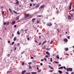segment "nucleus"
Returning a JSON list of instances; mask_svg holds the SVG:
<instances>
[{"mask_svg":"<svg viewBox=\"0 0 74 74\" xmlns=\"http://www.w3.org/2000/svg\"><path fill=\"white\" fill-rule=\"evenodd\" d=\"M66 70L67 71H73V69L71 68H67L66 69Z\"/></svg>","mask_w":74,"mask_h":74,"instance_id":"1","label":"nucleus"},{"mask_svg":"<svg viewBox=\"0 0 74 74\" xmlns=\"http://www.w3.org/2000/svg\"><path fill=\"white\" fill-rule=\"evenodd\" d=\"M37 70H38V73H40L41 72V70L40 69L39 70L38 67H37Z\"/></svg>","mask_w":74,"mask_h":74,"instance_id":"2","label":"nucleus"},{"mask_svg":"<svg viewBox=\"0 0 74 74\" xmlns=\"http://www.w3.org/2000/svg\"><path fill=\"white\" fill-rule=\"evenodd\" d=\"M47 25L48 26H52V24L51 23H50L47 24Z\"/></svg>","mask_w":74,"mask_h":74,"instance_id":"3","label":"nucleus"},{"mask_svg":"<svg viewBox=\"0 0 74 74\" xmlns=\"http://www.w3.org/2000/svg\"><path fill=\"white\" fill-rule=\"evenodd\" d=\"M72 4V3H71L70 4V5L69 6V10H70L71 9V4Z\"/></svg>","mask_w":74,"mask_h":74,"instance_id":"4","label":"nucleus"},{"mask_svg":"<svg viewBox=\"0 0 74 74\" xmlns=\"http://www.w3.org/2000/svg\"><path fill=\"white\" fill-rule=\"evenodd\" d=\"M39 6H40V5L39 4H37V5L35 7V8H36V9L38 8L39 7Z\"/></svg>","mask_w":74,"mask_h":74,"instance_id":"5","label":"nucleus"},{"mask_svg":"<svg viewBox=\"0 0 74 74\" xmlns=\"http://www.w3.org/2000/svg\"><path fill=\"white\" fill-rule=\"evenodd\" d=\"M44 7V5H42L39 8V9H40V8H43Z\"/></svg>","mask_w":74,"mask_h":74,"instance_id":"6","label":"nucleus"},{"mask_svg":"<svg viewBox=\"0 0 74 74\" xmlns=\"http://www.w3.org/2000/svg\"><path fill=\"white\" fill-rule=\"evenodd\" d=\"M29 14H27L25 16V18H27V17H29Z\"/></svg>","mask_w":74,"mask_h":74,"instance_id":"7","label":"nucleus"},{"mask_svg":"<svg viewBox=\"0 0 74 74\" xmlns=\"http://www.w3.org/2000/svg\"><path fill=\"white\" fill-rule=\"evenodd\" d=\"M25 73H26V70L23 71H22L21 74H24Z\"/></svg>","mask_w":74,"mask_h":74,"instance_id":"8","label":"nucleus"},{"mask_svg":"<svg viewBox=\"0 0 74 74\" xmlns=\"http://www.w3.org/2000/svg\"><path fill=\"white\" fill-rule=\"evenodd\" d=\"M46 42H47V41L46 40H45L42 43V45H44V44H45V43H46Z\"/></svg>","mask_w":74,"mask_h":74,"instance_id":"9","label":"nucleus"},{"mask_svg":"<svg viewBox=\"0 0 74 74\" xmlns=\"http://www.w3.org/2000/svg\"><path fill=\"white\" fill-rule=\"evenodd\" d=\"M46 53L47 55H50V53H49L48 51H47Z\"/></svg>","mask_w":74,"mask_h":74,"instance_id":"10","label":"nucleus"},{"mask_svg":"<svg viewBox=\"0 0 74 74\" xmlns=\"http://www.w3.org/2000/svg\"><path fill=\"white\" fill-rule=\"evenodd\" d=\"M48 66H49V67L51 69H52V70H54L53 67H52L51 66L49 65Z\"/></svg>","mask_w":74,"mask_h":74,"instance_id":"11","label":"nucleus"},{"mask_svg":"<svg viewBox=\"0 0 74 74\" xmlns=\"http://www.w3.org/2000/svg\"><path fill=\"white\" fill-rule=\"evenodd\" d=\"M63 69V66H61V67L58 68V69L59 70H60L61 69Z\"/></svg>","mask_w":74,"mask_h":74,"instance_id":"12","label":"nucleus"},{"mask_svg":"<svg viewBox=\"0 0 74 74\" xmlns=\"http://www.w3.org/2000/svg\"><path fill=\"white\" fill-rule=\"evenodd\" d=\"M16 37H15L14 38V41H16Z\"/></svg>","mask_w":74,"mask_h":74,"instance_id":"13","label":"nucleus"},{"mask_svg":"<svg viewBox=\"0 0 74 74\" xmlns=\"http://www.w3.org/2000/svg\"><path fill=\"white\" fill-rule=\"evenodd\" d=\"M64 41L65 42H67V41H68V40H67V39H64Z\"/></svg>","mask_w":74,"mask_h":74,"instance_id":"14","label":"nucleus"},{"mask_svg":"<svg viewBox=\"0 0 74 74\" xmlns=\"http://www.w3.org/2000/svg\"><path fill=\"white\" fill-rule=\"evenodd\" d=\"M51 49V48H47L46 49V50L47 51H49Z\"/></svg>","mask_w":74,"mask_h":74,"instance_id":"15","label":"nucleus"},{"mask_svg":"<svg viewBox=\"0 0 74 74\" xmlns=\"http://www.w3.org/2000/svg\"><path fill=\"white\" fill-rule=\"evenodd\" d=\"M64 49L66 51H67L69 50V49H68V48H65Z\"/></svg>","mask_w":74,"mask_h":74,"instance_id":"16","label":"nucleus"},{"mask_svg":"<svg viewBox=\"0 0 74 74\" xmlns=\"http://www.w3.org/2000/svg\"><path fill=\"white\" fill-rule=\"evenodd\" d=\"M15 23V21H13L12 22V25H14Z\"/></svg>","mask_w":74,"mask_h":74,"instance_id":"17","label":"nucleus"},{"mask_svg":"<svg viewBox=\"0 0 74 74\" xmlns=\"http://www.w3.org/2000/svg\"><path fill=\"white\" fill-rule=\"evenodd\" d=\"M31 74H37V73H36V72H32L31 73Z\"/></svg>","mask_w":74,"mask_h":74,"instance_id":"18","label":"nucleus"},{"mask_svg":"<svg viewBox=\"0 0 74 74\" xmlns=\"http://www.w3.org/2000/svg\"><path fill=\"white\" fill-rule=\"evenodd\" d=\"M58 72L60 74H62V71H59Z\"/></svg>","mask_w":74,"mask_h":74,"instance_id":"19","label":"nucleus"},{"mask_svg":"<svg viewBox=\"0 0 74 74\" xmlns=\"http://www.w3.org/2000/svg\"><path fill=\"white\" fill-rule=\"evenodd\" d=\"M16 5H18V4H19V1H17L15 3Z\"/></svg>","mask_w":74,"mask_h":74,"instance_id":"20","label":"nucleus"},{"mask_svg":"<svg viewBox=\"0 0 74 74\" xmlns=\"http://www.w3.org/2000/svg\"><path fill=\"white\" fill-rule=\"evenodd\" d=\"M19 16H18V17H17L16 19V20H18V19H19Z\"/></svg>","mask_w":74,"mask_h":74,"instance_id":"21","label":"nucleus"},{"mask_svg":"<svg viewBox=\"0 0 74 74\" xmlns=\"http://www.w3.org/2000/svg\"><path fill=\"white\" fill-rule=\"evenodd\" d=\"M71 16H69L68 17V19H71Z\"/></svg>","mask_w":74,"mask_h":74,"instance_id":"22","label":"nucleus"},{"mask_svg":"<svg viewBox=\"0 0 74 74\" xmlns=\"http://www.w3.org/2000/svg\"><path fill=\"white\" fill-rule=\"evenodd\" d=\"M10 22H7V23H6V25H9L10 24Z\"/></svg>","mask_w":74,"mask_h":74,"instance_id":"23","label":"nucleus"},{"mask_svg":"<svg viewBox=\"0 0 74 74\" xmlns=\"http://www.w3.org/2000/svg\"><path fill=\"white\" fill-rule=\"evenodd\" d=\"M57 59H59V57L58 55L56 56Z\"/></svg>","mask_w":74,"mask_h":74,"instance_id":"24","label":"nucleus"},{"mask_svg":"<svg viewBox=\"0 0 74 74\" xmlns=\"http://www.w3.org/2000/svg\"><path fill=\"white\" fill-rule=\"evenodd\" d=\"M29 67L30 69H32V67L31 66V65H29Z\"/></svg>","mask_w":74,"mask_h":74,"instance_id":"25","label":"nucleus"},{"mask_svg":"<svg viewBox=\"0 0 74 74\" xmlns=\"http://www.w3.org/2000/svg\"><path fill=\"white\" fill-rule=\"evenodd\" d=\"M13 12H14V13H15V14H17V12L14 10L13 11Z\"/></svg>","mask_w":74,"mask_h":74,"instance_id":"26","label":"nucleus"},{"mask_svg":"<svg viewBox=\"0 0 74 74\" xmlns=\"http://www.w3.org/2000/svg\"><path fill=\"white\" fill-rule=\"evenodd\" d=\"M17 34H18V35H20V33H19V31H18L17 32Z\"/></svg>","mask_w":74,"mask_h":74,"instance_id":"27","label":"nucleus"},{"mask_svg":"<svg viewBox=\"0 0 74 74\" xmlns=\"http://www.w3.org/2000/svg\"><path fill=\"white\" fill-rule=\"evenodd\" d=\"M48 56H48V55H46L45 56V58H48Z\"/></svg>","mask_w":74,"mask_h":74,"instance_id":"28","label":"nucleus"},{"mask_svg":"<svg viewBox=\"0 0 74 74\" xmlns=\"http://www.w3.org/2000/svg\"><path fill=\"white\" fill-rule=\"evenodd\" d=\"M54 63H59V62L57 61H54Z\"/></svg>","mask_w":74,"mask_h":74,"instance_id":"29","label":"nucleus"},{"mask_svg":"<svg viewBox=\"0 0 74 74\" xmlns=\"http://www.w3.org/2000/svg\"><path fill=\"white\" fill-rule=\"evenodd\" d=\"M15 43V42H12V45H14V44Z\"/></svg>","mask_w":74,"mask_h":74,"instance_id":"30","label":"nucleus"},{"mask_svg":"<svg viewBox=\"0 0 74 74\" xmlns=\"http://www.w3.org/2000/svg\"><path fill=\"white\" fill-rule=\"evenodd\" d=\"M53 44V41H51L50 42V44Z\"/></svg>","mask_w":74,"mask_h":74,"instance_id":"31","label":"nucleus"},{"mask_svg":"<svg viewBox=\"0 0 74 74\" xmlns=\"http://www.w3.org/2000/svg\"><path fill=\"white\" fill-rule=\"evenodd\" d=\"M59 11L58 10H57V14H59Z\"/></svg>","mask_w":74,"mask_h":74,"instance_id":"32","label":"nucleus"},{"mask_svg":"<svg viewBox=\"0 0 74 74\" xmlns=\"http://www.w3.org/2000/svg\"><path fill=\"white\" fill-rule=\"evenodd\" d=\"M50 61L51 62H52V58H50Z\"/></svg>","mask_w":74,"mask_h":74,"instance_id":"33","label":"nucleus"},{"mask_svg":"<svg viewBox=\"0 0 74 74\" xmlns=\"http://www.w3.org/2000/svg\"><path fill=\"white\" fill-rule=\"evenodd\" d=\"M8 57H10V54H8Z\"/></svg>","mask_w":74,"mask_h":74,"instance_id":"34","label":"nucleus"},{"mask_svg":"<svg viewBox=\"0 0 74 74\" xmlns=\"http://www.w3.org/2000/svg\"><path fill=\"white\" fill-rule=\"evenodd\" d=\"M24 64H25V63H24V62H23L22 63V66H23V65H24Z\"/></svg>","mask_w":74,"mask_h":74,"instance_id":"35","label":"nucleus"},{"mask_svg":"<svg viewBox=\"0 0 74 74\" xmlns=\"http://www.w3.org/2000/svg\"><path fill=\"white\" fill-rule=\"evenodd\" d=\"M64 69H65V70H66V68L65 66H64Z\"/></svg>","mask_w":74,"mask_h":74,"instance_id":"36","label":"nucleus"},{"mask_svg":"<svg viewBox=\"0 0 74 74\" xmlns=\"http://www.w3.org/2000/svg\"><path fill=\"white\" fill-rule=\"evenodd\" d=\"M30 59H34V58L33 57H31Z\"/></svg>","mask_w":74,"mask_h":74,"instance_id":"37","label":"nucleus"},{"mask_svg":"<svg viewBox=\"0 0 74 74\" xmlns=\"http://www.w3.org/2000/svg\"><path fill=\"white\" fill-rule=\"evenodd\" d=\"M32 21H35L36 20V18H34L32 19Z\"/></svg>","mask_w":74,"mask_h":74,"instance_id":"38","label":"nucleus"},{"mask_svg":"<svg viewBox=\"0 0 74 74\" xmlns=\"http://www.w3.org/2000/svg\"><path fill=\"white\" fill-rule=\"evenodd\" d=\"M37 17H41V16L40 15H38L37 16Z\"/></svg>","mask_w":74,"mask_h":74,"instance_id":"39","label":"nucleus"},{"mask_svg":"<svg viewBox=\"0 0 74 74\" xmlns=\"http://www.w3.org/2000/svg\"><path fill=\"white\" fill-rule=\"evenodd\" d=\"M6 23H5V22H4V23H3V24L4 25H6Z\"/></svg>","mask_w":74,"mask_h":74,"instance_id":"40","label":"nucleus"},{"mask_svg":"<svg viewBox=\"0 0 74 74\" xmlns=\"http://www.w3.org/2000/svg\"><path fill=\"white\" fill-rule=\"evenodd\" d=\"M44 60H45V62H46L47 61V59H46V58H44Z\"/></svg>","mask_w":74,"mask_h":74,"instance_id":"41","label":"nucleus"},{"mask_svg":"<svg viewBox=\"0 0 74 74\" xmlns=\"http://www.w3.org/2000/svg\"><path fill=\"white\" fill-rule=\"evenodd\" d=\"M2 15H3L4 14V11H2Z\"/></svg>","mask_w":74,"mask_h":74,"instance_id":"42","label":"nucleus"},{"mask_svg":"<svg viewBox=\"0 0 74 74\" xmlns=\"http://www.w3.org/2000/svg\"><path fill=\"white\" fill-rule=\"evenodd\" d=\"M43 49H45V47L44 46V47L43 48Z\"/></svg>","mask_w":74,"mask_h":74,"instance_id":"43","label":"nucleus"},{"mask_svg":"<svg viewBox=\"0 0 74 74\" xmlns=\"http://www.w3.org/2000/svg\"><path fill=\"white\" fill-rule=\"evenodd\" d=\"M41 62H43V61H44V59H41Z\"/></svg>","mask_w":74,"mask_h":74,"instance_id":"44","label":"nucleus"},{"mask_svg":"<svg viewBox=\"0 0 74 74\" xmlns=\"http://www.w3.org/2000/svg\"><path fill=\"white\" fill-rule=\"evenodd\" d=\"M9 10L10 11V12H12V11H11V9H10V8L9 9Z\"/></svg>","mask_w":74,"mask_h":74,"instance_id":"45","label":"nucleus"},{"mask_svg":"<svg viewBox=\"0 0 74 74\" xmlns=\"http://www.w3.org/2000/svg\"><path fill=\"white\" fill-rule=\"evenodd\" d=\"M53 70H51V71H50L49 72H53Z\"/></svg>","mask_w":74,"mask_h":74,"instance_id":"46","label":"nucleus"},{"mask_svg":"<svg viewBox=\"0 0 74 74\" xmlns=\"http://www.w3.org/2000/svg\"><path fill=\"white\" fill-rule=\"evenodd\" d=\"M32 10H34L35 9V8L33 7L32 8Z\"/></svg>","mask_w":74,"mask_h":74,"instance_id":"47","label":"nucleus"},{"mask_svg":"<svg viewBox=\"0 0 74 74\" xmlns=\"http://www.w3.org/2000/svg\"><path fill=\"white\" fill-rule=\"evenodd\" d=\"M25 53V52H24V51L22 52L21 53V54H23V53Z\"/></svg>","mask_w":74,"mask_h":74,"instance_id":"48","label":"nucleus"},{"mask_svg":"<svg viewBox=\"0 0 74 74\" xmlns=\"http://www.w3.org/2000/svg\"><path fill=\"white\" fill-rule=\"evenodd\" d=\"M28 64H32V62H29V63H28Z\"/></svg>","mask_w":74,"mask_h":74,"instance_id":"49","label":"nucleus"},{"mask_svg":"<svg viewBox=\"0 0 74 74\" xmlns=\"http://www.w3.org/2000/svg\"><path fill=\"white\" fill-rule=\"evenodd\" d=\"M42 63H40V66H42Z\"/></svg>","mask_w":74,"mask_h":74,"instance_id":"50","label":"nucleus"},{"mask_svg":"<svg viewBox=\"0 0 74 74\" xmlns=\"http://www.w3.org/2000/svg\"><path fill=\"white\" fill-rule=\"evenodd\" d=\"M12 51H13V50L12 49L11 50V51H10L11 53H12Z\"/></svg>","mask_w":74,"mask_h":74,"instance_id":"51","label":"nucleus"},{"mask_svg":"<svg viewBox=\"0 0 74 74\" xmlns=\"http://www.w3.org/2000/svg\"><path fill=\"white\" fill-rule=\"evenodd\" d=\"M37 23H39V21H37Z\"/></svg>","mask_w":74,"mask_h":74,"instance_id":"52","label":"nucleus"},{"mask_svg":"<svg viewBox=\"0 0 74 74\" xmlns=\"http://www.w3.org/2000/svg\"><path fill=\"white\" fill-rule=\"evenodd\" d=\"M59 67H60L61 66V64H59L58 65Z\"/></svg>","mask_w":74,"mask_h":74,"instance_id":"53","label":"nucleus"},{"mask_svg":"<svg viewBox=\"0 0 74 74\" xmlns=\"http://www.w3.org/2000/svg\"><path fill=\"white\" fill-rule=\"evenodd\" d=\"M68 39H70V36H68Z\"/></svg>","mask_w":74,"mask_h":74,"instance_id":"54","label":"nucleus"},{"mask_svg":"<svg viewBox=\"0 0 74 74\" xmlns=\"http://www.w3.org/2000/svg\"><path fill=\"white\" fill-rule=\"evenodd\" d=\"M14 27H16V25H14Z\"/></svg>","mask_w":74,"mask_h":74,"instance_id":"55","label":"nucleus"},{"mask_svg":"<svg viewBox=\"0 0 74 74\" xmlns=\"http://www.w3.org/2000/svg\"><path fill=\"white\" fill-rule=\"evenodd\" d=\"M71 16L73 17V14H72L71 15Z\"/></svg>","mask_w":74,"mask_h":74,"instance_id":"56","label":"nucleus"},{"mask_svg":"<svg viewBox=\"0 0 74 74\" xmlns=\"http://www.w3.org/2000/svg\"><path fill=\"white\" fill-rule=\"evenodd\" d=\"M41 42H40L39 43V45H41Z\"/></svg>","mask_w":74,"mask_h":74,"instance_id":"57","label":"nucleus"},{"mask_svg":"<svg viewBox=\"0 0 74 74\" xmlns=\"http://www.w3.org/2000/svg\"><path fill=\"white\" fill-rule=\"evenodd\" d=\"M17 46H19V43H18Z\"/></svg>","mask_w":74,"mask_h":74,"instance_id":"58","label":"nucleus"},{"mask_svg":"<svg viewBox=\"0 0 74 74\" xmlns=\"http://www.w3.org/2000/svg\"><path fill=\"white\" fill-rule=\"evenodd\" d=\"M30 6H32V4H30Z\"/></svg>","mask_w":74,"mask_h":74,"instance_id":"59","label":"nucleus"},{"mask_svg":"<svg viewBox=\"0 0 74 74\" xmlns=\"http://www.w3.org/2000/svg\"><path fill=\"white\" fill-rule=\"evenodd\" d=\"M32 18V16L28 17V19H30V18Z\"/></svg>","mask_w":74,"mask_h":74,"instance_id":"60","label":"nucleus"},{"mask_svg":"<svg viewBox=\"0 0 74 74\" xmlns=\"http://www.w3.org/2000/svg\"><path fill=\"white\" fill-rule=\"evenodd\" d=\"M16 47H15L14 50H16Z\"/></svg>","mask_w":74,"mask_h":74,"instance_id":"61","label":"nucleus"},{"mask_svg":"<svg viewBox=\"0 0 74 74\" xmlns=\"http://www.w3.org/2000/svg\"><path fill=\"white\" fill-rule=\"evenodd\" d=\"M66 74H69V73H68V72H66Z\"/></svg>","mask_w":74,"mask_h":74,"instance_id":"62","label":"nucleus"},{"mask_svg":"<svg viewBox=\"0 0 74 74\" xmlns=\"http://www.w3.org/2000/svg\"><path fill=\"white\" fill-rule=\"evenodd\" d=\"M71 74H74V72L71 73Z\"/></svg>","mask_w":74,"mask_h":74,"instance_id":"63","label":"nucleus"},{"mask_svg":"<svg viewBox=\"0 0 74 74\" xmlns=\"http://www.w3.org/2000/svg\"><path fill=\"white\" fill-rule=\"evenodd\" d=\"M74 11V9H72V11Z\"/></svg>","mask_w":74,"mask_h":74,"instance_id":"64","label":"nucleus"}]
</instances>
